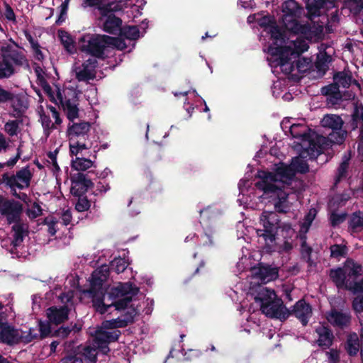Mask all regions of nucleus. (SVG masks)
Here are the masks:
<instances>
[{"mask_svg":"<svg viewBox=\"0 0 363 363\" xmlns=\"http://www.w3.org/2000/svg\"><path fill=\"white\" fill-rule=\"evenodd\" d=\"M32 177V172L28 167H25L17 172L16 175H4V182L11 186L23 189L28 187Z\"/></svg>","mask_w":363,"mask_h":363,"instance_id":"f3484780","label":"nucleus"},{"mask_svg":"<svg viewBox=\"0 0 363 363\" xmlns=\"http://www.w3.org/2000/svg\"><path fill=\"white\" fill-rule=\"evenodd\" d=\"M74 297V291L70 290L67 294L60 296V299L67 305L61 307H50L47 311V317L50 322L57 325L67 319L69 311V305L72 304V299Z\"/></svg>","mask_w":363,"mask_h":363,"instance_id":"ddd939ff","label":"nucleus"},{"mask_svg":"<svg viewBox=\"0 0 363 363\" xmlns=\"http://www.w3.org/2000/svg\"><path fill=\"white\" fill-rule=\"evenodd\" d=\"M57 345H58L57 342H56V341L52 342L50 346L51 352H54L56 350Z\"/></svg>","mask_w":363,"mask_h":363,"instance_id":"338daca9","label":"nucleus"},{"mask_svg":"<svg viewBox=\"0 0 363 363\" xmlns=\"http://www.w3.org/2000/svg\"><path fill=\"white\" fill-rule=\"evenodd\" d=\"M2 60L0 61V79L11 76L13 72V65H26V60L13 43L6 44L1 48Z\"/></svg>","mask_w":363,"mask_h":363,"instance_id":"1a4fd4ad","label":"nucleus"},{"mask_svg":"<svg viewBox=\"0 0 363 363\" xmlns=\"http://www.w3.org/2000/svg\"><path fill=\"white\" fill-rule=\"evenodd\" d=\"M128 262L121 257L115 258L111 262V269L119 274L123 272L128 267Z\"/></svg>","mask_w":363,"mask_h":363,"instance_id":"c9c22d12","label":"nucleus"},{"mask_svg":"<svg viewBox=\"0 0 363 363\" xmlns=\"http://www.w3.org/2000/svg\"><path fill=\"white\" fill-rule=\"evenodd\" d=\"M362 267L352 259H347L342 268L332 269L330 278L338 288H345L354 292L363 289L362 282Z\"/></svg>","mask_w":363,"mask_h":363,"instance_id":"39448f33","label":"nucleus"},{"mask_svg":"<svg viewBox=\"0 0 363 363\" xmlns=\"http://www.w3.org/2000/svg\"><path fill=\"white\" fill-rule=\"evenodd\" d=\"M291 314L298 318L303 325H306L312 316L313 311L308 303L303 300H300L294 306Z\"/></svg>","mask_w":363,"mask_h":363,"instance_id":"6ab92c4d","label":"nucleus"},{"mask_svg":"<svg viewBox=\"0 0 363 363\" xmlns=\"http://www.w3.org/2000/svg\"><path fill=\"white\" fill-rule=\"evenodd\" d=\"M258 17L257 15L250 16L247 18L248 23H252L254 21H257Z\"/></svg>","mask_w":363,"mask_h":363,"instance_id":"69168bd1","label":"nucleus"},{"mask_svg":"<svg viewBox=\"0 0 363 363\" xmlns=\"http://www.w3.org/2000/svg\"><path fill=\"white\" fill-rule=\"evenodd\" d=\"M20 123L21 121L18 120L9 121L4 125V131L11 137L17 135Z\"/></svg>","mask_w":363,"mask_h":363,"instance_id":"72a5a7b5","label":"nucleus"},{"mask_svg":"<svg viewBox=\"0 0 363 363\" xmlns=\"http://www.w3.org/2000/svg\"><path fill=\"white\" fill-rule=\"evenodd\" d=\"M331 257L340 259L346 256L347 248L345 244L333 245L330 247Z\"/></svg>","mask_w":363,"mask_h":363,"instance_id":"f704fd0d","label":"nucleus"},{"mask_svg":"<svg viewBox=\"0 0 363 363\" xmlns=\"http://www.w3.org/2000/svg\"><path fill=\"white\" fill-rule=\"evenodd\" d=\"M21 154V152L20 150V147H18L16 156L14 158L9 160L7 162V165L8 166H13L17 162L18 160L19 159Z\"/></svg>","mask_w":363,"mask_h":363,"instance_id":"680f3d73","label":"nucleus"},{"mask_svg":"<svg viewBox=\"0 0 363 363\" xmlns=\"http://www.w3.org/2000/svg\"><path fill=\"white\" fill-rule=\"evenodd\" d=\"M250 186L247 179H242L240 181L238 184L240 194L238 201L240 202V205H243L244 208H255V206L252 202L251 196L246 195V193L249 191L248 188Z\"/></svg>","mask_w":363,"mask_h":363,"instance_id":"4be33fe9","label":"nucleus"},{"mask_svg":"<svg viewBox=\"0 0 363 363\" xmlns=\"http://www.w3.org/2000/svg\"><path fill=\"white\" fill-rule=\"evenodd\" d=\"M301 239L302 240L301 244V254L304 257H309L311 248L306 244V241L304 240V238L301 236Z\"/></svg>","mask_w":363,"mask_h":363,"instance_id":"09e8293b","label":"nucleus"},{"mask_svg":"<svg viewBox=\"0 0 363 363\" xmlns=\"http://www.w3.org/2000/svg\"><path fill=\"white\" fill-rule=\"evenodd\" d=\"M359 338L356 333L350 334L347 341V350L350 355H355L359 351Z\"/></svg>","mask_w":363,"mask_h":363,"instance_id":"2f4dec72","label":"nucleus"},{"mask_svg":"<svg viewBox=\"0 0 363 363\" xmlns=\"http://www.w3.org/2000/svg\"><path fill=\"white\" fill-rule=\"evenodd\" d=\"M82 184L78 182H73L71 187V192L72 194L78 196L81 193L79 187Z\"/></svg>","mask_w":363,"mask_h":363,"instance_id":"bf43d9fd","label":"nucleus"},{"mask_svg":"<svg viewBox=\"0 0 363 363\" xmlns=\"http://www.w3.org/2000/svg\"><path fill=\"white\" fill-rule=\"evenodd\" d=\"M302 11L294 0L284 2L280 19L286 30L284 32L270 16L258 18L259 25L264 28L263 31L269 36L267 45H264V50L267 52V60L271 67L279 66L282 71L290 72L293 68L292 60L308 50V42L321 38L323 26L303 23L300 19Z\"/></svg>","mask_w":363,"mask_h":363,"instance_id":"7ed1b4c3","label":"nucleus"},{"mask_svg":"<svg viewBox=\"0 0 363 363\" xmlns=\"http://www.w3.org/2000/svg\"><path fill=\"white\" fill-rule=\"evenodd\" d=\"M41 121H42V124L43 126L46 127V128H50V121L45 116H43V115L41 116Z\"/></svg>","mask_w":363,"mask_h":363,"instance_id":"e2e57ef3","label":"nucleus"},{"mask_svg":"<svg viewBox=\"0 0 363 363\" xmlns=\"http://www.w3.org/2000/svg\"><path fill=\"white\" fill-rule=\"evenodd\" d=\"M57 151L49 152L48 157L50 160V162L52 164L55 170H59L60 167L57 163Z\"/></svg>","mask_w":363,"mask_h":363,"instance_id":"13d9d810","label":"nucleus"},{"mask_svg":"<svg viewBox=\"0 0 363 363\" xmlns=\"http://www.w3.org/2000/svg\"><path fill=\"white\" fill-rule=\"evenodd\" d=\"M96 60L95 57H89L84 62L78 59L72 66V72L79 82H87L95 77Z\"/></svg>","mask_w":363,"mask_h":363,"instance_id":"4468645a","label":"nucleus"},{"mask_svg":"<svg viewBox=\"0 0 363 363\" xmlns=\"http://www.w3.org/2000/svg\"><path fill=\"white\" fill-rule=\"evenodd\" d=\"M26 230L27 225L25 223L18 222L13 225V240L12 241V245L13 249L11 250L12 254H14V250H16L17 247L21 245L24 236L26 235Z\"/></svg>","mask_w":363,"mask_h":363,"instance_id":"a878e982","label":"nucleus"},{"mask_svg":"<svg viewBox=\"0 0 363 363\" xmlns=\"http://www.w3.org/2000/svg\"><path fill=\"white\" fill-rule=\"evenodd\" d=\"M346 218V214L341 213L338 214L333 213L330 216V221L333 225H337L342 223Z\"/></svg>","mask_w":363,"mask_h":363,"instance_id":"79ce46f5","label":"nucleus"},{"mask_svg":"<svg viewBox=\"0 0 363 363\" xmlns=\"http://www.w3.org/2000/svg\"><path fill=\"white\" fill-rule=\"evenodd\" d=\"M49 109L52 113V118H55V123L60 124L61 120L60 118L59 113L57 111L56 108L53 106H49Z\"/></svg>","mask_w":363,"mask_h":363,"instance_id":"052dcab7","label":"nucleus"},{"mask_svg":"<svg viewBox=\"0 0 363 363\" xmlns=\"http://www.w3.org/2000/svg\"><path fill=\"white\" fill-rule=\"evenodd\" d=\"M250 293L267 316L278 318L282 311L281 303L274 290L264 286H250Z\"/></svg>","mask_w":363,"mask_h":363,"instance_id":"0eeeda50","label":"nucleus"},{"mask_svg":"<svg viewBox=\"0 0 363 363\" xmlns=\"http://www.w3.org/2000/svg\"><path fill=\"white\" fill-rule=\"evenodd\" d=\"M11 199H8L2 196H0V214L4 217H6V213H8L6 211V208L10 203Z\"/></svg>","mask_w":363,"mask_h":363,"instance_id":"49530a36","label":"nucleus"},{"mask_svg":"<svg viewBox=\"0 0 363 363\" xmlns=\"http://www.w3.org/2000/svg\"><path fill=\"white\" fill-rule=\"evenodd\" d=\"M42 299L37 295L33 296V311L37 312L41 308Z\"/></svg>","mask_w":363,"mask_h":363,"instance_id":"864d4df0","label":"nucleus"},{"mask_svg":"<svg viewBox=\"0 0 363 363\" xmlns=\"http://www.w3.org/2000/svg\"><path fill=\"white\" fill-rule=\"evenodd\" d=\"M248 258L245 256L242 257L237 263V267L239 271H244L248 267Z\"/></svg>","mask_w":363,"mask_h":363,"instance_id":"603ef678","label":"nucleus"},{"mask_svg":"<svg viewBox=\"0 0 363 363\" xmlns=\"http://www.w3.org/2000/svg\"><path fill=\"white\" fill-rule=\"evenodd\" d=\"M63 225H67L70 223L72 220V215L69 210L64 211L61 216Z\"/></svg>","mask_w":363,"mask_h":363,"instance_id":"6e6d98bb","label":"nucleus"},{"mask_svg":"<svg viewBox=\"0 0 363 363\" xmlns=\"http://www.w3.org/2000/svg\"><path fill=\"white\" fill-rule=\"evenodd\" d=\"M262 228L256 230L259 242L265 245L268 250L289 252L293 248L295 230L289 224L279 225V218L273 211H264L259 217Z\"/></svg>","mask_w":363,"mask_h":363,"instance_id":"20e7f679","label":"nucleus"},{"mask_svg":"<svg viewBox=\"0 0 363 363\" xmlns=\"http://www.w3.org/2000/svg\"><path fill=\"white\" fill-rule=\"evenodd\" d=\"M250 286H258L259 284H266L278 278L279 269L277 267L259 264L250 268Z\"/></svg>","mask_w":363,"mask_h":363,"instance_id":"f8f14e48","label":"nucleus"},{"mask_svg":"<svg viewBox=\"0 0 363 363\" xmlns=\"http://www.w3.org/2000/svg\"><path fill=\"white\" fill-rule=\"evenodd\" d=\"M90 127L88 122L73 123L69 125L67 136L70 155H78L91 148V144L88 142Z\"/></svg>","mask_w":363,"mask_h":363,"instance_id":"6e6552de","label":"nucleus"},{"mask_svg":"<svg viewBox=\"0 0 363 363\" xmlns=\"http://www.w3.org/2000/svg\"><path fill=\"white\" fill-rule=\"evenodd\" d=\"M83 154L74 155L76 157L71 161L72 167L77 171L84 172L94 166V162L90 159L79 157ZM72 157L74 155H72Z\"/></svg>","mask_w":363,"mask_h":363,"instance_id":"c85d7f7f","label":"nucleus"},{"mask_svg":"<svg viewBox=\"0 0 363 363\" xmlns=\"http://www.w3.org/2000/svg\"><path fill=\"white\" fill-rule=\"evenodd\" d=\"M325 48L321 45L320 52L317 55L315 67L320 75H323L328 69L329 63L331 62V56L325 51Z\"/></svg>","mask_w":363,"mask_h":363,"instance_id":"393cba45","label":"nucleus"},{"mask_svg":"<svg viewBox=\"0 0 363 363\" xmlns=\"http://www.w3.org/2000/svg\"><path fill=\"white\" fill-rule=\"evenodd\" d=\"M12 98V94L0 86V103L6 102Z\"/></svg>","mask_w":363,"mask_h":363,"instance_id":"3c124183","label":"nucleus"},{"mask_svg":"<svg viewBox=\"0 0 363 363\" xmlns=\"http://www.w3.org/2000/svg\"><path fill=\"white\" fill-rule=\"evenodd\" d=\"M30 44L35 59L42 61L44 59V54L40 49V46L33 40H30Z\"/></svg>","mask_w":363,"mask_h":363,"instance_id":"ea45409f","label":"nucleus"},{"mask_svg":"<svg viewBox=\"0 0 363 363\" xmlns=\"http://www.w3.org/2000/svg\"><path fill=\"white\" fill-rule=\"evenodd\" d=\"M280 85H281V82L279 81H277V82L274 83L273 87H272V91H273L274 94H275L276 89L277 88H279Z\"/></svg>","mask_w":363,"mask_h":363,"instance_id":"774afa93","label":"nucleus"},{"mask_svg":"<svg viewBox=\"0 0 363 363\" xmlns=\"http://www.w3.org/2000/svg\"><path fill=\"white\" fill-rule=\"evenodd\" d=\"M304 52H303V53ZM302 54V52L298 55V56L296 58V59H294L292 60V62H293V68L291 69V71L289 73H286L285 72L282 71L280 68V67H277V68H272V72L274 73H279V72H283L284 74H290L294 68V62H296V68L298 70V72H305L306 71H307L308 69L311 68V63H312V61L310 58H306V57H302V58H299V56Z\"/></svg>","mask_w":363,"mask_h":363,"instance_id":"bb28decb","label":"nucleus"},{"mask_svg":"<svg viewBox=\"0 0 363 363\" xmlns=\"http://www.w3.org/2000/svg\"><path fill=\"white\" fill-rule=\"evenodd\" d=\"M108 275L109 267L106 264L95 269L89 279V289L83 291L82 298H91L93 306L101 314L122 309L126 312L116 319L104 321L92 338V346L78 347L75 355L62 359V363H96V350L107 354L108 343L116 341L120 335L117 328L127 325L138 314L139 310L133 302L139 291L138 287L128 282L118 283L105 294Z\"/></svg>","mask_w":363,"mask_h":363,"instance_id":"f257e3e1","label":"nucleus"},{"mask_svg":"<svg viewBox=\"0 0 363 363\" xmlns=\"http://www.w3.org/2000/svg\"><path fill=\"white\" fill-rule=\"evenodd\" d=\"M5 17L9 21H16L15 13H14L13 9H11V7L9 6V5H6V6Z\"/></svg>","mask_w":363,"mask_h":363,"instance_id":"4d7b16f0","label":"nucleus"},{"mask_svg":"<svg viewBox=\"0 0 363 363\" xmlns=\"http://www.w3.org/2000/svg\"><path fill=\"white\" fill-rule=\"evenodd\" d=\"M120 10H112L111 7L100 9L99 23L103 26V29L110 33H116L121 30V20L113 14L114 12Z\"/></svg>","mask_w":363,"mask_h":363,"instance_id":"2eb2a0df","label":"nucleus"},{"mask_svg":"<svg viewBox=\"0 0 363 363\" xmlns=\"http://www.w3.org/2000/svg\"><path fill=\"white\" fill-rule=\"evenodd\" d=\"M200 215H201V223L203 225L205 233L204 235L202 237L203 240V245H207L208 243L211 244L212 240L211 238V234L212 233L211 228H212V224L213 223H208L207 219L211 216V218L212 219L214 218V213L211 211L210 208H207L203 210L200 211Z\"/></svg>","mask_w":363,"mask_h":363,"instance_id":"412c9836","label":"nucleus"},{"mask_svg":"<svg viewBox=\"0 0 363 363\" xmlns=\"http://www.w3.org/2000/svg\"><path fill=\"white\" fill-rule=\"evenodd\" d=\"M6 208V218L9 223H18L20 220V217L22 214L23 208L20 202L11 199L10 203Z\"/></svg>","mask_w":363,"mask_h":363,"instance_id":"b1692460","label":"nucleus"},{"mask_svg":"<svg viewBox=\"0 0 363 363\" xmlns=\"http://www.w3.org/2000/svg\"><path fill=\"white\" fill-rule=\"evenodd\" d=\"M349 228L352 233H358L363 230V213H354L349 222Z\"/></svg>","mask_w":363,"mask_h":363,"instance_id":"7c9ffc66","label":"nucleus"},{"mask_svg":"<svg viewBox=\"0 0 363 363\" xmlns=\"http://www.w3.org/2000/svg\"><path fill=\"white\" fill-rule=\"evenodd\" d=\"M316 210L315 208H311L306 216H305L304 220L301 226L300 232L301 233H306L316 216Z\"/></svg>","mask_w":363,"mask_h":363,"instance_id":"473e14b6","label":"nucleus"},{"mask_svg":"<svg viewBox=\"0 0 363 363\" xmlns=\"http://www.w3.org/2000/svg\"><path fill=\"white\" fill-rule=\"evenodd\" d=\"M82 7L86 8L88 6L97 7L100 12L101 7L106 8V9L111 7L112 10H123L127 7V4L124 1H115V0H84Z\"/></svg>","mask_w":363,"mask_h":363,"instance_id":"a211bd4d","label":"nucleus"},{"mask_svg":"<svg viewBox=\"0 0 363 363\" xmlns=\"http://www.w3.org/2000/svg\"><path fill=\"white\" fill-rule=\"evenodd\" d=\"M240 4H242L241 6L243 8H248L252 7L254 4V2L252 1H250L249 2H240Z\"/></svg>","mask_w":363,"mask_h":363,"instance_id":"0e129e2a","label":"nucleus"},{"mask_svg":"<svg viewBox=\"0 0 363 363\" xmlns=\"http://www.w3.org/2000/svg\"><path fill=\"white\" fill-rule=\"evenodd\" d=\"M108 40L106 35L86 34L81 37L79 44L82 51L90 54L91 57H103Z\"/></svg>","mask_w":363,"mask_h":363,"instance_id":"9d476101","label":"nucleus"},{"mask_svg":"<svg viewBox=\"0 0 363 363\" xmlns=\"http://www.w3.org/2000/svg\"><path fill=\"white\" fill-rule=\"evenodd\" d=\"M43 91L50 98V101L56 104H61L67 118L73 121L79 116V108L77 99L79 91L73 87L66 86L61 91L57 86L54 90L46 82H42Z\"/></svg>","mask_w":363,"mask_h":363,"instance_id":"423d86ee","label":"nucleus"},{"mask_svg":"<svg viewBox=\"0 0 363 363\" xmlns=\"http://www.w3.org/2000/svg\"><path fill=\"white\" fill-rule=\"evenodd\" d=\"M41 213V209L39 206H34L32 208L28 209V215L30 218H36Z\"/></svg>","mask_w":363,"mask_h":363,"instance_id":"5fc2aeb1","label":"nucleus"},{"mask_svg":"<svg viewBox=\"0 0 363 363\" xmlns=\"http://www.w3.org/2000/svg\"><path fill=\"white\" fill-rule=\"evenodd\" d=\"M353 308L357 312L363 311V295L357 296L353 301Z\"/></svg>","mask_w":363,"mask_h":363,"instance_id":"c03bdc74","label":"nucleus"},{"mask_svg":"<svg viewBox=\"0 0 363 363\" xmlns=\"http://www.w3.org/2000/svg\"><path fill=\"white\" fill-rule=\"evenodd\" d=\"M90 207V203L86 198H79L76 203L75 208L79 212L87 211Z\"/></svg>","mask_w":363,"mask_h":363,"instance_id":"a19ab883","label":"nucleus"},{"mask_svg":"<svg viewBox=\"0 0 363 363\" xmlns=\"http://www.w3.org/2000/svg\"><path fill=\"white\" fill-rule=\"evenodd\" d=\"M19 334L12 326L6 322L0 321V341L12 344L18 341Z\"/></svg>","mask_w":363,"mask_h":363,"instance_id":"aec40b11","label":"nucleus"},{"mask_svg":"<svg viewBox=\"0 0 363 363\" xmlns=\"http://www.w3.org/2000/svg\"><path fill=\"white\" fill-rule=\"evenodd\" d=\"M121 37L125 38L127 40H128L129 44H132V40H135L140 38V31L137 26H125L122 29L121 28Z\"/></svg>","mask_w":363,"mask_h":363,"instance_id":"c756f323","label":"nucleus"},{"mask_svg":"<svg viewBox=\"0 0 363 363\" xmlns=\"http://www.w3.org/2000/svg\"><path fill=\"white\" fill-rule=\"evenodd\" d=\"M347 166H348V163L346 161H344L343 162L341 163V164L339 167L338 170H337V176L336 182L340 181L341 179V178H342L345 176L347 169Z\"/></svg>","mask_w":363,"mask_h":363,"instance_id":"de8ad7c7","label":"nucleus"},{"mask_svg":"<svg viewBox=\"0 0 363 363\" xmlns=\"http://www.w3.org/2000/svg\"><path fill=\"white\" fill-rule=\"evenodd\" d=\"M344 122L340 116L335 114H327L321 120V124L323 127L331 128L333 132L326 138V147L328 146V141L335 144H341L345 138L346 131L342 130Z\"/></svg>","mask_w":363,"mask_h":363,"instance_id":"9b49d317","label":"nucleus"},{"mask_svg":"<svg viewBox=\"0 0 363 363\" xmlns=\"http://www.w3.org/2000/svg\"><path fill=\"white\" fill-rule=\"evenodd\" d=\"M289 131L297 140L294 148L299 156L294 157L289 165L284 163L277 165L274 172H259V180L255 184L257 189L262 191L258 199H271L275 209L279 212L289 211L297 201V196L293 191L300 182L296 179V174L308 171L305 158L316 157L326 147V138L311 131L304 123L291 125Z\"/></svg>","mask_w":363,"mask_h":363,"instance_id":"f03ea898","label":"nucleus"},{"mask_svg":"<svg viewBox=\"0 0 363 363\" xmlns=\"http://www.w3.org/2000/svg\"><path fill=\"white\" fill-rule=\"evenodd\" d=\"M9 145V140L0 133V152H5Z\"/></svg>","mask_w":363,"mask_h":363,"instance_id":"8fccbe9b","label":"nucleus"},{"mask_svg":"<svg viewBox=\"0 0 363 363\" xmlns=\"http://www.w3.org/2000/svg\"><path fill=\"white\" fill-rule=\"evenodd\" d=\"M68 9V4L62 3L60 6V16L57 20V23L60 24L65 20L66 14Z\"/></svg>","mask_w":363,"mask_h":363,"instance_id":"a18cd8bd","label":"nucleus"},{"mask_svg":"<svg viewBox=\"0 0 363 363\" xmlns=\"http://www.w3.org/2000/svg\"><path fill=\"white\" fill-rule=\"evenodd\" d=\"M59 36L65 49L68 52H72L74 49V45L72 38L65 31L60 32Z\"/></svg>","mask_w":363,"mask_h":363,"instance_id":"4c0bfd02","label":"nucleus"},{"mask_svg":"<svg viewBox=\"0 0 363 363\" xmlns=\"http://www.w3.org/2000/svg\"><path fill=\"white\" fill-rule=\"evenodd\" d=\"M327 319L332 325L343 328L349 325L351 316L349 313L333 310L328 314Z\"/></svg>","mask_w":363,"mask_h":363,"instance_id":"5701e85b","label":"nucleus"},{"mask_svg":"<svg viewBox=\"0 0 363 363\" xmlns=\"http://www.w3.org/2000/svg\"><path fill=\"white\" fill-rule=\"evenodd\" d=\"M45 223L48 225L49 233L54 235L58 230L59 220L54 216H49L45 219Z\"/></svg>","mask_w":363,"mask_h":363,"instance_id":"58836bf2","label":"nucleus"},{"mask_svg":"<svg viewBox=\"0 0 363 363\" xmlns=\"http://www.w3.org/2000/svg\"><path fill=\"white\" fill-rule=\"evenodd\" d=\"M38 326H39V330L40 333V336L42 337H46L50 333L51 330H50V325L49 323L40 321L39 323Z\"/></svg>","mask_w":363,"mask_h":363,"instance_id":"37998d69","label":"nucleus"},{"mask_svg":"<svg viewBox=\"0 0 363 363\" xmlns=\"http://www.w3.org/2000/svg\"><path fill=\"white\" fill-rule=\"evenodd\" d=\"M122 38L123 37L121 36V38H114L107 36V38L110 40L107 43V49L110 45H113L120 50H123L128 48V45H127L125 40Z\"/></svg>","mask_w":363,"mask_h":363,"instance_id":"e433bc0d","label":"nucleus"},{"mask_svg":"<svg viewBox=\"0 0 363 363\" xmlns=\"http://www.w3.org/2000/svg\"><path fill=\"white\" fill-rule=\"evenodd\" d=\"M334 81V84H330L323 88L322 92L325 94L330 95V101L333 104H337L341 99L339 86H347L350 83V77L344 72H339L335 75Z\"/></svg>","mask_w":363,"mask_h":363,"instance_id":"dca6fc26","label":"nucleus"},{"mask_svg":"<svg viewBox=\"0 0 363 363\" xmlns=\"http://www.w3.org/2000/svg\"><path fill=\"white\" fill-rule=\"evenodd\" d=\"M315 331L318 335L317 340L318 345L325 347H329L331 345L333 335L328 328L323 325H320L315 329Z\"/></svg>","mask_w":363,"mask_h":363,"instance_id":"cd10ccee","label":"nucleus"}]
</instances>
